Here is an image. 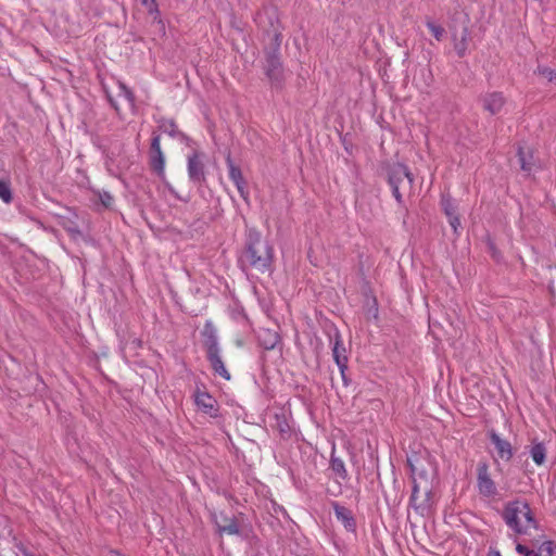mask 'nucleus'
<instances>
[{"instance_id":"obj_1","label":"nucleus","mask_w":556,"mask_h":556,"mask_svg":"<svg viewBox=\"0 0 556 556\" xmlns=\"http://www.w3.org/2000/svg\"><path fill=\"white\" fill-rule=\"evenodd\" d=\"M502 518L516 534H528L531 528H538V521L526 501L507 502L503 508Z\"/></svg>"},{"instance_id":"obj_2","label":"nucleus","mask_w":556,"mask_h":556,"mask_svg":"<svg viewBox=\"0 0 556 556\" xmlns=\"http://www.w3.org/2000/svg\"><path fill=\"white\" fill-rule=\"evenodd\" d=\"M274 258V251L260 235L249 232L245 248L239 258L242 267L250 266L258 270H266Z\"/></svg>"},{"instance_id":"obj_3","label":"nucleus","mask_w":556,"mask_h":556,"mask_svg":"<svg viewBox=\"0 0 556 556\" xmlns=\"http://www.w3.org/2000/svg\"><path fill=\"white\" fill-rule=\"evenodd\" d=\"M204 338V346L206 349V357L213 368L214 372L219 375L226 380H230V374L226 369L225 364L220 356V349L218 346V338L216 328L211 320H207L202 330Z\"/></svg>"},{"instance_id":"obj_4","label":"nucleus","mask_w":556,"mask_h":556,"mask_svg":"<svg viewBox=\"0 0 556 556\" xmlns=\"http://www.w3.org/2000/svg\"><path fill=\"white\" fill-rule=\"evenodd\" d=\"M387 174V180L389 185L401 186L405 189H412L414 184V177L408 167L402 163H386L383 166Z\"/></svg>"},{"instance_id":"obj_5","label":"nucleus","mask_w":556,"mask_h":556,"mask_svg":"<svg viewBox=\"0 0 556 556\" xmlns=\"http://www.w3.org/2000/svg\"><path fill=\"white\" fill-rule=\"evenodd\" d=\"M149 165L160 178L165 176V154L161 149V136L156 132L152 134L149 149Z\"/></svg>"},{"instance_id":"obj_6","label":"nucleus","mask_w":556,"mask_h":556,"mask_svg":"<svg viewBox=\"0 0 556 556\" xmlns=\"http://www.w3.org/2000/svg\"><path fill=\"white\" fill-rule=\"evenodd\" d=\"M477 484L479 493L486 497H492L497 494V489L489 473V466L486 463H479L477 466Z\"/></svg>"},{"instance_id":"obj_7","label":"nucleus","mask_w":556,"mask_h":556,"mask_svg":"<svg viewBox=\"0 0 556 556\" xmlns=\"http://www.w3.org/2000/svg\"><path fill=\"white\" fill-rule=\"evenodd\" d=\"M226 164L228 167L229 178L235 184L240 197L244 200V202L249 203V189L247 181L242 175L240 167L237 166L232 161L230 152H228L226 156Z\"/></svg>"},{"instance_id":"obj_8","label":"nucleus","mask_w":556,"mask_h":556,"mask_svg":"<svg viewBox=\"0 0 556 556\" xmlns=\"http://www.w3.org/2000/svg\"><path fill=\"white\" fill-rule=\"evenodd\" d=\"M330 343L332 344V357L339 368L348 369V351L343 344L342 337L337 328L332 329L329 334Z\"/></svg>"},{"instance_id":"obj_9","label":"nucleus","mask_w":556,"mask_h":556,"mask_svg":"<svg viewBox=\"0 0 556 556\" xmlns=\"http://www.w3.org/2000/svg\"><path fill=\"white\" fill-rule=\"evenodd\" d=\"M188 176L189 179L201 186L205 181V167L202 160V154L194 152L188 156Z\"/></svg>"},{"instance_id":"obj_10","label":"nucleus","mask_w":556,"mask_h":556,"mask_svg":"<svg viewBox=\"0 0 556 556\" xmlns=\"http://www.w3.org/2000/svg\"><path fill=\"white\" fill-rule=\"evenodd\" d=\"M483 110L492 115L498 114L505 105V98L502 92H488L481 98Z\"/></svg>"},{"instance_id":"obj_11","label":"nucleus","mask_w":556,"mask_h":556,"mask_svg":"<svg viewBox=\"0 0 556 556\" xmlns=\"http://www.w3.org/2000/svg\"><path fill=\"white\" fill-rule=\"evenodd\" d=\"M488 434L490 441L496 448L498 457L506 462L510 460L514 455L511 444L507 440L502 439L493 429L490 430Z\"/></svg>"},{"instance_id":"obj_12","label":"nucleus","mask_w":556,"mask_h":556,"mask_svg":"<svg viewBox=\"0 0 556 556\" xmlns=\"http://www.w3.org/2000/svg\"><path fill=\"white\" fill-rule=\"evenodd\" d=\"M332 507H333L334 515H336L337 519L343 523L345 529L350 530V531H354L355 527H356V522L352 515V511L349 508L340 505L338 502H333Z\"/></svg>"},{"instance_id":"obj_13","label":"nucleus","mask_w":556,"mask_h":556,"mask_svg":"<svg viewBox=\"0 0 556 556\" xmlns=\"http://www.w3.org/2000/svg\"><path fill=\"white\" fill-rule=\"evenodd\" d=\"M265 74L271 84H275L277 80V68H278V56L276 54V48H273L271 51L267 52L266 63H265Z\"/></svg>"},{"instance_id":"obj_14","label":"nucleus","mask_w":556,"mask_h":556,"mask_svg":"<svg viewBox=\"0 0 556 556\" xmlns=\"http://www.w3.org/2000/svg\"><path fill=\"white\" fill-rule=\"evenodd\" d=\"M419 484L413 479V490L409 498V505L419 514L424 515L430 508L428 500L418 502Z\"/></svg>"},{"instance_id":"obj_15","label":"nucleus","mask_w":556,"mask_h":556,"mask_svg":"<svg viewBox=\"0 0 556 556\" xmlns=\"http://www.w3.org/2000/svg\"><path fill=\"white\" fill-rule=\"evenodd\" d=\"M517 156H518V162L520 164V168L526 173H530L534 166V160H533V154H532L531 150L529 148L526 149V148L519 147Z\"/></svg>"},{"instance_id":"obj_16","label":"nucleus","mask_w":556,"mask_h":556,"mask_svg":"<svg viewBox=\"0 0 556 556\" xmlns=\"http://www.w3.org/2000/svg\"><path fill=\"white\" fill-rule=\"evenodd\" d=\"M258 342L267 352H270L278 344V332L262 330L258 333Z\"/></svg>"},{"instance_id":"obj_17","label":"nucleus","mask_w":556,"mask_h":556,"mask_svg":"<svg viewBox=\"0 0 556 556\" xmlns=\"http://www.w3.org/2000/svg\"><path fill=\"white\" fill-rule=\"evenodd\" d=\"M330 469L341 480H348L349 473L345 468L344 462L340 457L336 456L334 448L332 450L330 456Z\"/></svg>"},{"instance_id":"obj_18","label":"nucleus","mask_w":556,"mask_h":556,"mask_svg":"<svg viewBox=\"0 0 556 556\" xmlns=\"http://www.w3.org/2000/svg\"><path fill=\"white\" fill-rule=\"evenodd\" d=\"M469 30L464 27L459 39L454 38V50L458 58H464L468 49Z\"/></svg>"},{"instance_id":"obj_19","label":"nucleus","mask_w":556,"mask_h":556,"mask_svg":"<svg viewBox=\"0 0 556 556\" xmlns=\"http://www.w3.org/2000/svg\"><path fill=\"white\" fill-rule=\"evenodd\" d=\"M530 456L538 466L543 465L546 458V447L544 443H534L530 448Z\"/></svg>"},{"instance_id":"obj_20","label":"nucleus","mask_w":556,"mask_h":556,"mask_svg":"<svg viewBox=\"0 0 556 556\" xmlns=\"http://www.w3.org/2000/svg\"><path fill=\"white\" fill-rule=\"evenodd\" d=\"M195 402H197V405L200 406L201 408H203V410L205 413L211 414L212 410L214 409L215 401L207 393L198 394L197 399H195Z\"/></svg>"},{"instance_id":"obj_21","label":"nucleus","mask_w":556,"mask_h":556,"mask_svg":"<svg viewBox=\"0 0 556 556\" xmlns=\"http://www.w3.org/2000/svg\"><path fill=\"white\" fill-rule=\"evenodd\" d=\"M441 206L444 214L450 217L458 213V207L454 200L447 194L442 195L441 198Z\"/></svg>"},{"instance_id":"obj_22","label":"nucleus","mask_w":556,"mask_h":556,"mask_svg":"<svg viewBox=\"0 0 556 556\" xmlns=\"http://www.w3.org/2000/svg\"><path fill=\"white\" fill-rule=\"evenodd\" d=\"M539 556H556V542L544 541L539 546Z\"/></svg>"},{"instance_id":"obj_23","label":"nucleus","mask_w":556,"mask_h":556,"mask_svg":"<svg viewBox=\"0 0 556 556\" xmlns=\"http://www.w3.org/2000/svg\"><path fill=\"white\" fill-rule=\"evenodd\" d=\"M0 199L4 203H11L13 199L10 182L2 179H0Z\"/></svg>"},{"instance_id":"obj_24","label":"nucleus","mask_w":556,"mask_h":556,"mask_svg":"<svg viewBox=\"0 0 556 556\" xmlns=\"http://www.w3.org/2000/svg\"><path fill=\"white\" fill-rule=\"evenodd\" d=\"M426 25L438 41L443 39L445 29L441 25L435 24L430 18L427 20Z\"/></svg>"},{"instance_id":"obj_25","label":"nucleus","mask_w":556,"mask_h":556,"mask_svg":"<svg viewBox=\"0 0 556 556\" xmlns=\"http://www.w3.org/2000/svg\"><path fill=\"white\" fill-rule=\"evenodd\" d=\"M94 195L98 198V201L105 208H110L114 202V198L108 191H102V192L98 191Z\"/></svg>"},{"instance_id":"obj_26","label":"nucleus","mask_w":556,"mask_h":556,"mask_svg":"<svg viewBox=\"0 0 556 556\" xmlns=\"http://www.w3.org/2000/svg\"><path fill=\"white\" fill-rule=\"evenodd\" d=\"M219 532L227 534H237L239 533V527L235 520L229 519L227 520V525L219 526Z\"/></svg>"},{"instance_id":"obj_27","label":"nucleus","mask_w":556,"mask_h":556,"mask_svg":"<svg viewBox=\"0 0 556 556\" xmlns=\"http://www.w3.org/2000/svg\"><path fill=\"white\" fill-rule=\"evenodd\" d=\"M160 128L163 129L164 132H167L170 137L175 138L179 135V130L173 121L164 122Z\"/></svg>"},{"instance_id":"obj_28","label":"nucleus","mask_w":556,"mask_h":556,"mask_svg":"<svg viewBox=\"0 0 556 556\" xmlns=\"http://www.w3.org/2000/svg\"><path fill=\"white\" fill-rule=\"evenodd\" d=\"M118 88L121 90L119 96H124V98L129 102H135V96L134 92L123 83L118 84Z\"/></svg>"},{"instance_id":"obj_29","label":"nucleus","mask_w":556,"mask_h":556,"mask_svg":"<svg viewBox=\"0 0 556 556\" xmlns=\"http://www.w3.org/2000/svg\"><path fill=\"white\" fill-rule=\"evenodd\" d=\"M118 88L121 90L119 96H124V98L129 102H135V96L134 92L123 83L118 84Z\"/></svg>"},{"instance_id":"obj_30","label":"nucleus","mask_w":556,"mask_h":556,"mask_svg":"<svg viewBox=\"0 0 556 556\" xmlns=\"http://www.w3.org/2000/svg\"><path fill=\"white\" fill-rule=\"evenodd\" d=\"M516 551L518 554L522 556H539V549L535 552L534 549H531L528 546L520 543L517 544Z\"/></svg>"},{"instance_id":"obj_31","label":"nucleus","mask_w":556,"mask_h":556,"mask_svg":"<svg viewBox=\"0 0 556 556\" xmlns=\"http://www.w3.org/2000/svg\"><path fill=\"white\" fill-rule=\"evenodd\" d=\"M262 359H263V371H264V375L267 377V379H269V374L271 371V365H275V363L270 362L267 353H265L262 356Z\"/></svg>"},{"instance_id":"obj_32","label":"nucleus","mask_w":556,"mask_h":556,"mask_svg":"<svg viewBox=\"0 0 556 556\" xmlns=\"http://www.w3.org/2000/svg\"><path fill=\"white\" fill-rule=\"evenodd\" d=\"M447 218H448V223H450L451 227L453 228L454 232L458 233V229L462 227L459 214L457 213Z\"/></svg>"},{"instance_id":"obj_33","label":"nucleus","mask_w":556,"mask_h":556,"mask_svg":"<svg viewBox=\"0 0 556 556\" xmlns=\"http://www.w3.org/2000/svg\"><path fill=\"white\" fill-rule=\"evenodd\" d=\"M389 186L392 189V194L395 198L396 202L399 204H403V195H402V193L400 191L401 186H396V185H389Z\"/></svg>"},{"instance_id":"obj_34","label":"nucleus","mask_w":556,"mask_h":556,"mask_svg":"<svg viewBox=\"0 0 556 556\" xmlns=\"http://www.w3.org/2000/svg\"><path fill=\"white\" fill-rule=\"evenodd\" d=\"M540 73L544 75L549 81L556 80V72L551 68L544 67L540 70Z\"/></svg>"},{"instance_id":"obj_35","label":"nucleus","mask_w":556,"mask_h":556,"mask_svg":"<svg viewBox=\"0 0 556 556\" xmlns=\"http://www.w3.org/2000/svg\"><path fill=\"white\" fill-rule=\"evenodd\" d=\"M339 370H340V374H341V377H342L344 386L348 387L350 384V380H349V378L346 376V370L348 369L339 368Z\"/></svg>"},{"instance_id":"obj_36","label":"nucleus","mask_w":556,"mask_h":556,"mask_svg":"<svg viewBox=\"0 0 556 556\" xmlns=\"http://www.w3.org/2000/svg\"><path fill=\"white\" fill-rule=\"evenodd\" d=\"M431 495H432L431 489H427L426 492H425V498L424 500H428L430 505H431Z\"/></svg>"},{"instance_id":"obj_37","label":"nucleus","mask_w":556,"mask_h":556,"mask_svg":"<svg viewBox=\"0 0 556 556\" xmlns=\"http://www.w3.org/2000/svg\"><path fill=\"white\" fill-rule=\"evenodd\" d=\"M67 231L71 232L72 235H80V231L77 227H68Z\"/></svg>"},{"instance_id":"obj_38","label":"nucleus","mask_w":556,"mask_h":556,"mask_svg":"<svg viewBox=\"0 0 556 556\" xmlns=\"http://www.w3.org/2000/svg\"><path fill=\"white\" fill-rule=\"evenodd\" d=\"M142 3L151 9L154 4V0H142Z\"/></svg>"},{"instance_id":"obj_39","label":"nucleus","mask_w":556,"mask_h":556,"mask_svg":"<svg viewBox=\"0 0 556 556\" xmlns=\"http://www.w3.org/2000/svg\"><path fill=\"white\" fill-rule=\"evenodd\" d=\"M142 3L151 9L154 4V0H142Z\"/></svg>"},{"instance_id":"obj_40","label":"nucleus","mask_w":556,"mask_h":556,"mask_svg":"<svg viewBox=\"0 0 556 556\" xmlns=\"http://www.w3.org/2000/svg\"><path fill=\"white\" fill-rule=\"evenodd\" d=\"M273 40H274V41H277V40H278V34H277V33H275V34L273 35Z\"/></svg>"},{"instance_id":"obj_41","label":"nucleus","mask_w":556,"mask_h":556,"mask_svg":"<svg viewBox=\"0 0 556 556\" xmlns=\"http://www.w3.org/2000/svg\"><path fill=\"white\" fill-rule=\"evenodd\" d=\"M279 432H280V437L285 433V429L281 426H280Z\"/></svg>"},{"instance_id":"obj_42","label":"nucleus","mask_w":556,"mask_h":556,"mask_svg":"<svg viewBox=\"0 0 556 556\" xmlns=\"http://www.w3.org/2000/svg\"><path fill=\"white\" fill-rule=\"evenodd\" d=\"M377 314H378V308L376 307L375 308V317H377Z\"/></svg>"},{"instance_id":"obj_43","label":"nucleus","mask_w":556,"mask_h":556,"mask_svg":"<svg viewBox=\"0 0 556 556\" xmlns=\"http://www.w3.org/2000/svg\"><path fill=\"white\" fill-rule=\"evenodd\" d=\"M279 510H280V511H283V514H286V511H285L283 507H281V506H280V507H279Z\"/></svg>"}]
</instances>
